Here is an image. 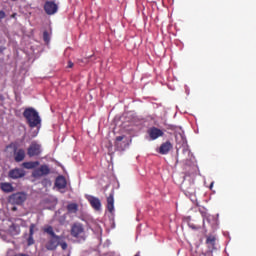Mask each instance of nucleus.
<instances>
[{
  "label": "nucleus",
  "instance_id": "obj_14",
  "mask_svg": "<svg viewBox=\"0 0 256 256\" xmlns=\"http://www.w3.org/2000/svg\"><path fill=\"white\" fill-rule=\"evenodd\" d=\"M55 187L57 189H65L67 187V181L65 176H57L55 180Z\"/></svg>",
  "mask_w": 256,
  "mask_h": 256
},
{
  "label": "nucleus",
  "instance_id": "obj_24",
  "mask_svg": "<svg viewBox=\"0 0 256 256\" xmlns=\"http://www.w3.org/2000/svg\"><path fill=\"white\" fill-rule=\"evenodd\" d=\"M185 192L190 194V195H193L195 193L194 185H190L189 188H186Z\"/></svg>",
  "mask_w": 256,
  "mask_h": 256
},
{
  "label": "nucleus",
  "instance_id": "obj_19",
  "mask_svg": "<svg viewBox=\"0 0 256 256\" xmlns=\"http://www.w3.org/2000/svg\"><path fill=\"white\" fill-rule=\"evenodd\" d=\"M1 190L5 193H11L14 191V187L10 183H2Z\"/></svg>",
  "mask_w": 256,
  "mask_h": 256
},
{
  "label": "nucleus",
  "instance_id": "obj_11",
  "mask_svg": "<svg viewBox=\"0 0 256 256\" xmlns=\"http://www.w3.org/2000/svg\"><path fill=\"white\" fill-rule=\"evenodd\" d=\"M88 202L90 203L91 207L94 209V210H101L102 208V203H101V200L96 198V197H93V196H89L88 197Z\"/></svg>",
  "mask_w": 256,
  "mask_h": 256
},
{
  "label": "nucleus",
  "instance_id": "obj_12",
  "mask_svg": "<svg viewBox=\"0 0 256 256\" xmlns=\"http://www.w3.org/2000/svg\"><path fill=\"white\" fill-rule=\"evenodd\" d=\"M173 148V144L170 141H166L161 144L159 148V153L161 155H167Z\"/></svg>",
  "mask_w": 256,
  "mask_h": 256
},
{
  "label": "nucleus",
  "instance_id": "obj_13",
  "mask_svg": "<svg viewBox=\"0 0 256 256\" xmlns=\"http://www.w3.org/2000/svg\"><path fill=\"white\" fill-rule=\"evenodd\" d=\"M216 241H217V238L215 235L206 236V245H208V249H210V251H215Z\"/></svg>",
  "mask_w": 256,
  "mask_h": 256
},
{
  "label": "nucleus",
  "instance_id": "obj_20",
  "mask_svg": "<svg viewBox=\"0 0 256 256\" xmlns=\"http://www.w3.org/2000/svg\"><path fill=\"white\" fill-rule=\"evenodd\" d=\"M78 210H79V206L76 203H72V204L67 205V211L69 213H77Z\"/></svg>",
  "mask_w": 256,
  "mask_h": 256
},
{
  "label": "nucleus",
  "instance_id": "obj_22",
  "mask_svg": "<svg viewBox=\"0 0 256 256\" xmlns=\"http://www.w3.org/2000/svg\"><path fill=\"white\" fill-rule=\"evenodd\" d=\"M59 246L61 247L62 251H66L68 249V243L62 240V237L59 239Z\"/></svg>",
  "mask_w": 256,
  "mask_h": 256
},
{
  "label": "nucleus",
  "instance_id": "obj_2",
  "mask_svg": "<svg viewBox=\"0 0 256 256\" xmlns=\"http://www.w3.org/2000/svg\"><path fill=\"white\" fill-rule=\"evenodd\" d=\"M43 231L50 236L44 245L46 251H56L60 245L61 236L56 235L52 226L45 227Z\"/></svg>",
  "mask_w": 256,
  "mask_h": 256
},
{
  "label": "nucleus",
  "instance_id": "obj_5",
  "mask_svg": "<svg viewBox=\"0 0 256 256\" xmlns=\"http://www.w3.org/2000/svg\"><path fill=\"white\" fill-rule=\"evenodd\" d=\"M28 157L33 158L42 154V145L37 141H32L27 150Z\"/></svg>",
  "mask_w": 256,
  "mask_h": 256
},
{
  "label": "nucleus",
  "instance_id": "obj_15",
  "mask_svg": "<svg viewBox=\"0 0 256 256\" xmlns=\"http://www.w3.org/2000/svg\"><path fill=\"white\" fill-rule=\"evenodd\" d=\"M107 210L109 213H113L115 211V198L113 193H111L107 198Z\"/></svg>",
  "mask_w": 256,
  "mask_h": 256
},
{
  "label": "nucleus",
  "instance_id": "obj_28",
  "mask_svg": "<svg viewBox=\"0 0 256 256\" xmlns=\"http://www.w3.org/2000/svg\"><path fill=\"white\" fill-rule=\"evenodd\" d=\"M16 210H17V207H13V208H12V211H16Z\"/></svg>",
  "mask_w": 256,
  "mask_h": 256
},
{
  "label": "nucleus",
  "instance_id": "obj_16",
  "mask_svg": "<svg viewBox=\"0 0 256 256\" xmlns=\"http://www.w3.org/2000/svg\"><path fill=\"white\" fill-rule=\"evenodd\" d=\"M125 140V135L117 136L115 140V146L119 149H123L127 145V141Z\"/></svg>",
  "mask_w": 256,
  "mask_h": 256
},
{
  "label": "nucleus",
  "instance_id": "obj_23",
  "mask_svg": "<svg viewBox=\"0 0 256 256\" xmlns=\"http://www.w3.org/2000/svg\"><path fill=\"white\" fill-rule=\"evenodd\" d=\"M43 41L45 43H49L50 42V35H49V33L47 31L43 32Z\"/></svg>",
  "mask_w": 256,
  "mask_h": 256
},
{
  "label": "nucleus",
  "instance_id": "obj_7",
  "mask_svg": "<svg viewBox=\"0 0 256 256\" xmlns=\"http://www.w3.org/2000/svg\"><path fill=\"white\" fill-rule=\"evenodd\" d=\"M48 174H50V168L47 164H42L34 173H32L35 178L43 177Z\"/></svg>",
  "mask_w": 256,
  "mask_h": 256
},
{
  "label": "nucleus",
  "instance_id": "obj_25",
  "mask_svg": "<svg viewBox=\"0 0 256 256\" xmlns=\"http://www.w3.org/2000/svg\"><path fill=\"white\" fill-rule=\"evenodd\" d=\"M6 18V13L3 10H0V22Z\"/></svg>",
  "mask_w": 256,
  "mask_h": 256
},
{
  "label": "nucleus",
  "instance_id": "obj_4",
  "mask_svg": "<svg viewBox=\"0 0 256 256\" xmlns=\"http://www.w3.org/2000/svg\"><path fill=\"white\" fill-rule=\"evenodd\" d=\"M28 195L25 192L14 193L9 197V202L13 205H23L27 201Z\"/></svg>",
  "mask_w": 256,
  "mask_h": 256
},
{
  "label": "nucleus",
  "instance_id": "obj_27",
  "mask_svg": "<svg viewBox=\"0 0 256 256\" xmlns=\"http://www.w3.org/2000/svg\"><path fill=\"white\" fill-rule=\"evenodd\" d=\"M16 15H17V14H16V13H14L11 17H12V18H15V17H16Z\"/></svg>",
  "mask_w": 256,
  "mask_h": 256
},
{
  "label": "nucleus",
  "instance_id": "obj_17",
  "mask_svg": "<svg viewBox=\"0 0 256 256\" xmlns=\"http://www.w3.org/2000/svg\"><path fill=\"white\" fill-rule=\"evenodd\" d=\"M36 225L35 224H30V233L28 235V246H31L35 243V240H34V229H35Z\"/></svg>",
  "mask_w": 256,
  "mask_h": 256
},
{
  "label": "nucleus",
  "instance_id": "obj_10",
  "mask_svg": "<svg viewBox=\"0 0 256 256\" xmlns=\"http://www.w3.org/2000/svg\"><path fill=\"white\" fill-rule=\"evenodd\" d=\"M25 176L24 170L22 168H14L13 170H10L9 172V178L11 179H20Z\"/></svg>",
  "mask_w": 256,
  "mask_h": 256
},
{
  "label": "nucleus",
  "instance_id": "obj_9",
  "mask_svg": "<svg viewBox=\"0 0 256 256\" xmlns=\"http://www.w3.org/2000/svg\"><path fill=\"white\" fill-rule=\"evenodd\" d=\"M25 157H26L25 149H23V148L18 149L17 147H15V149H14L15 162L20 163V162L24 161Z\"/></svg>",
  "mask_w": 256,
  "mask_h": 256
},
{
  "label": "nucleus",
  "instance_id": "obj_18",
  "mask_svg": "<svg viewBox=\"0 0 256 256\" xmlns=\"http://www.w3.org/2000/svg\"><path fill=\"white\" fill-rule=\"evenodd\" d=\"M40 165V162L36 161V162H22V166L24 167V169H35Z\"/></svg>",
  "mask_w": 256,
  "mask_h": 256
},
{
  "label": "nucleus",
  "instance_id": "obj_6",
  "mask_svg": "<svg viewBox=\"0 0 256 256\" xmlns=\"http://www.w3.org/2000/svg\"><path fill=\"white\" fill-rule=\"evenodd\" d=\"M43 9L47 15H54L58 12L59 7L54 1H46Z\"/></svg>",
  "mask_w": 256,
  "mask_h": 256
},
{
  "label": "nucleus",
  "instance_id": "obj_30",
  "mask_svg": "<svg viewBox=\"0 0 256 256\" xmlns=\"http://www.w3.org/2000/svg\"><path fill=\"white\" fill-rule=\"evenodd\" d=\"M213 185H214V183L210 184V189H212V188H213Z\"/></svg>",
  "mask_w": 256,
  "mask_h": 256
},
{
  "label": "nucleus",
  "instance_id": "obj_8",
  "mask_svg": "<svg viewBox=\"0 0 256 256\" xmlns=\"http://www.w3.org/2000/svg\"><path fill=\"white\" fill-rule=\"evenodd\" d=\"M148 134H149V137L151 138V140L154 141L160 137H163L164 132H163V130L153 126L150 129H148Z\"/></svg>",
  "mask_w": 256,
  "mask_h": 256
},
{
  "label": "nucleus",
  "instance_id": "obj_1",
  "mask_svg": "<svg viewBox=\"0 0 256 256\" xmlns=\"http://www.w3.org/2000/svg\"><path fill=\"white\" fill-rule=\"evenodd\" d=\"M22 115H24V119H26V123H28V126H30V128L33 129L41 126L42 119L39 115V112L35 108H26Z\"/></svg>",
  "mask_w": 256,
  "mask_h": 256
},
{
  "label": "nucleus",
  "instance_id": "obj_21",
  "mask_svg": "<svg viewBox=\"0 0 256 256\" xmlns=\"http://www.w3.org/2000/svg\"><path fill=\"white\" fill-rule=\"evenodd\" d=\"M10 231L14 234V235H18L20 234V226L19 225H16V224H12L10 226Z\"/></svg>",
  "mask_w": 256,
  "mask_h": 256
},
{
  "label": "nucleus",
  "instance_id": "obj_29",
  "mask_svg": "<svg viewBox=\"0 0 256 256\" xmlns=\"http://www.w3.org/2000/svg\"><path fill=\"white\" fill-rule=\"evenodd\" d=\"M3 51H4V49L0 47V53H2Z\"/></svg>",
  "mask_w": 256,
  "mask_h": 256
},
{
  "label": "nucleus",
  "instance_id": "obj_3",
  "mask_svg": "<svg viewBox=\"0 0 256 256\" xmlns=\"http://www.w3.org/2000/svg\"><path fill=\"white\" fill-rule=\"evenodd\" d=\"M70 235L79 242L85 241L87 239L85 227L79 222H75L71 225Z\"/></svg>",
  "mask_w": 256,
  "mask_h": 256
},
{
  "label": "nucleus",
  "instance_id": "obj_26",
  "mask_svg": "<svg viewBox=\"0 0 256 256\" xmlns=\"http://www.w3.org/2000/svg\"><path fill=\"white\" fill-rule=\"evenodd\" d=\"M73 66H74V63L72 61H68L67 67L68 68H72Z\"/></svg>",
  "mask_w": 256,
  "mask_h": 256
}]
</instances>
